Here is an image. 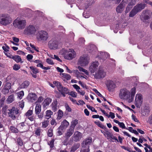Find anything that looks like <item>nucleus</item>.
<instances>
[{
    "mask_svg": "<svg viewBox=\"0 0 152 152\" xmlns=\"http://www.w3.org/2000/svg\"><path fill=\"white\" fill-rule=\"evenodd\" d=\"M136 92L135 87L132 88L130 91L125 88H122L120 90L119 96L121 99L126 100L130 103L133 101Z\"/></svg>",
    "mask_w": 152,
    "mask_h": 152,
    "instance_id": "obj_1",
    "label": "nucleus"
},
{
    "mask_svg": "<svg viewBox=\"0 0 152 152\" xmlns=\"http://www.w3.org/2000/svg\"><path fill=\"white\" fill-rule=\"evenodd\" d=\"M59 54L68 60L72 59L76 56L75 52L72 49H63L60 51Z\"/></svg>",
    "mask_w": 152,
    "mask_h": 152,
    "instance_id": "obj_2",
    "label": "nucleus"
},
{
    "mask_svg": "<svg viewBox=\"0 0 152 152\" xmlns=\"http://www.w3.org/2000/svg\"><path fill=\"white\" fill-rule=\"evenodd\" d=\"M26 24V20L21 17L16 18L12 23L13 26L15 28L20 30L24 29Z\"/></svg>",
    "mask_w": 152,
    "mask_h": 152,
    "instance_id": "obj_3",
    "label": "nucleus"
},
{
    "mask_svg": "<svg viewBox=\"0 0 152 152\" xmlns=\"http://www.w3.org/2000/svg\"><path fill=\"white\" fill-rule=\"evenodd\" d=\"M49 85L53 88L56 86L58 91L61 93L64 97H65L66 94H67L68 92V89L65 87H63L60 83L58 81L53 82V84L49 83Z\"/></svg>",
    "mask_w": 152,
    "mask_h": 152,
    "instance_id": "obj_4",
    "label": "nucleus"
},
{
    "mask_svg": "<svg viewBox=\"0 0 152 152\" xmlns=\"http://www.w3.org/2000/svg\"><path fill=\"white\" fill-rule=\"evenodd\" d=\"M12 21V18L7 14H2L0 15V24L2 25L6 26L10 24Z\"/></svg>",
    "mask_w": 152,
    "mask_h": 152,
    "instance_id": "obj_5",
    "label": "nucleus"
},
{
    "mask_svg": "<svg viewBox=\"0 0 152 152\" xmlns=\"http://www.w3.org/2000/svg\"><path fill=\"white\" fill-rule=\"evenodd\" d=\"M48 37V34L45 31H39L37 34V38L39 41L45 42L47 40Z\"/></svg>",
    "mask_w": 152,
    "mask_h": 152,
    "instance_id": "obj_6",
    "label": "nucleus"
},
{
    "mask_svg": "<svg viewBox=\"0 0 152 152\" xmlns=\"http://www.w3.org/2000/svg\"><path fill=\"white\" fill-rule=\"evenodd\" d=\"M93 75L95 78L96 79H102L106 76V72L103 67L99 66L97 71Z\"/></svg>",
    "mask_w": 152,
    "mask_h": 152,
    "instance_id": "obj_7",
    "label": "nucleus"
},
{
    "mask_svg": "<svg viewBox=\"0 0 152 152\" xmlns=\"http://www.w3.org/2000/svg\"><path fill=\"white\" fill-rule=\"evenodd\" d=\"M89 58L87 56L83 55L81 56L78 60V64L82 66H87L89 63Z\"/></svg>",
    "mask_w": 152,
    "mask_h": 152,
    "instance_id": "obj_8",
    "label": "nucleus"
},
{
    "mask_svg": "<svg viewBox=\"0 0 152 152\" xmlns=\"http://www.w3.org/2000/svg\"><path fill=\"white\" fill-rule=\"evenodd\" d=\"M143 101V98L142 94H136L134 104L137 108L140 107Z\"/></svg>",
    "mask_w": 152,
    "mask_h": 152,
    "instance_id": "obj_9",
    "label": "nucleus"
},
{
    "mask_svg": "<svg viewBox=\"0 0 152 152\" xmlns=\"http://www.w3.org/2000/svg\"><path fill=\"white\" fill-rule=\"evenodd\" d=\"M128 3V0H122L121 2L116 7V10L118 13H122L125 7Z\"/></svg>",
    "mask_w": 152,
    "mask_h": 152,
    "instance_id": "obj_10",
    "label": "nucleus"
},
{
    "mask_svg": "<svg viewBox=\"0 0 152 152\" xmlns=\"http://www.w3.org/2000/svg\"><path fill=\"white\" fill-rule=\"evenodd\" d=\"M36 31L34 26L32 25H29L25 28L24 33L27 34L33 35L35 34Z\"/></svg>",
    "mask_w": 152,
    "mask_h": 152,
    "instance_id": "obj_11",
    "label": "nucleus"
},
{
    "mask_svg": "<svg viewBox=\"0 0 152 152\" xmlns=\"http://www.w3.org/2000/svg\"><path fill=\"white\" fill-rule=\"evenodd\" d=\"M9 112L8 113L9 116L13 119L16 118V116L19 113V110L16 107H12L11 109H8Z\"/></svg>",
    "mask_w": 152,
    "mask_h": 152,
    "instance_id": "obj_12",
    "label": "nucleus"
},
{
    "mask_svg": "<svg viewBox=\"0 0 152 152\" xmlns=\"http://www.w3.org/2000/svg\"><path fill=\"white\" fill-rule=\"evenodd\" d=\"M99 63L98 61H94L91 63L89 68V70L92 74L96 72Z\"/></svg>",
    "mask_w": 152,
    "mask_h": 152,
    "instance_id": "obj_13",
    "label": "nucleus"
},
{
    "mask_svg": "<svg viewBox=\"0 0 152 152\" xmlns=\"http://www.w3.org/2000/svg\"><path fill=\"white\" fill-rule=\"evenodd\" d=\"M48 46L51 49H57L58 48V42L56 40H51L49 42Z\"/></svg>",
    "mask_w": 152,
    "mask_h": 152,
    "instance_id": "obj_14",
    "label": "nucleus"
},
{
    "mask_svg": "<svg viewBox=\"0 0 152 152\" xmlns=\"http://www.w3.org/2000/svg\"><path fill=\"white\" fill-rule=\"evenodd\" d=\"M150 17L151 16L149 13V12L146 10L143 11L140 17L141 20L144 22H145L146 20L149 19Z\"/></svg>",
    "mask_w": 152,
    "mask_h": 152,
    "instance_id": "obj_15",
    "label": "nucleus"
},
{
    "mask_svg": "<svg viewBox=\"0 0 152 152\" xmlns=\"http://www.w3.org/2000/svg\"><path fill=\"white\" fill-rule=\"evenodd\" d=\"M107 86L108 89L110 91H113L114 89L116 88V86L115 83L113 81L110 80L108 81L107 82Z\"/></svg>",
    "mask_w": 152,
    "mask_h": 152,
    "instance_id": "obj_16",
    "label": "nucleus"
},
{
    "mask_svg": "<svg viewBox=\"0 0 152 152\" xmlns=\"http://www.w3.org/2000/svg\"><path fill=\"white\" fill-rule=\"evenodd\" d=\"M29 68L31 70V73L32 76L34 78H36L37 77V74L39 72V69L33 66H30Z\"/></svg>",
    "mask_w": 152,
    "mask_h": 152,
    "instance_id": "obj_17",
    "label": "nucleus"
},
{
    "mask_svg": "<svg viewBox=\"0 0 152 152\" xmlns=\"http://www.w3.org/2000/svg\"><path fill=\"white\" fill-rule=\"evenodd\" d=\"M69 123L66 120H64L61 122L59 129L61 130H65L69 126Z\"/></svg>",
    "mask_w": 152,
    "mask_h": 152,
    "instance_id": "obj_18",
    "label": "nucleus"
},
{
    "mask_svg": "<svg viewBox=\"0 0 152 152\" xmlns=\"http://www.w3.org/2000/svg\"><path fill=\"white\" fill-rule=\"evenodd\" d=\"M11 83H10L7 82L5 85L4 87L2 90V92L4 94H7L9 92V90L11 88Z\"/></svg>",
    "mask_w": 152,
    "mask_h": 152,
    "instance_id": "obj_19",
    "label": "nucleus"
},
{
    "mask_svg": "<svg viewBox=\"0 0 152 152\" xmlns=\"http://www.w3.org/2000/svg\"><path fill=\"white\" fill-rule=\"evenodd\" d=\"M82 137V134L80 132L77 131L74 135V140L76 141L79 140Z\"/></svg>",
    "mask_w": 152,
    "mask_h": 152,
    "instance_id": "obj_20",
    "label": "nucleus"
},
{
    "mask_svg": "<svg viewBox=\"0 0 152 152\" xmlns=\"http://www.w3.org/2000/svg\"><path fill=\"white\" fill-rule=\"evenodd\" d=\"M134 5V4L132 1H131L130 2L128 1V3L126 5L127 6L126 8V10L125 11V14H127L128 13Z\"/></svg>",
    "mask_w": 152,
    "mask_h": 152,
    "instance_id": "obj_21",
    "label": "nucleus"
},
{
    "mask_svg": "<svg viewBox=\"0 0 152 152\" xmlns=\"http://www.w3.org/2000/svg\"><path fill=\"white\" fill-rule=\"evenodd\" d=\"M145 7V6L142 4H139L135 6L133 9L137 13L140 12Z\"/></svg>",
    "mask_w": 152,
    "mask_h": 152,
    "instance_id": "obj_22",
    "label": "nucleus"
},
{
    "mask_svg": "<svg viewBox=\"0 0 152 152\" xmlns=\"http://www.w3.org/2000/svg\"><path fill=\"white\" fill-rule=\"evenodd\" d=\"M28 99L32 102L36 100L37 98L36 95L33 93H29L28 95Z\"/></svg>",
    "mask_w": 152,
    "mask_h": 152,
    "instance_id": "obj_23",
    "label": "nucleus"
},
{
    "mask_svg": "<svg viewBox=\"0 0 152 152\" xmlns=\"http://www.w3.org/2000/svg\"><path fill=\"white\" fill-rule=\"evenodd\" d=\"M98 57L100 58L104 59L109 57V54L107 52H100L99 53Z\"/></svg>",
    "mask_w": 152,
    "mask_h": 152,
    "instance_id": "obj_24",
    "label": "nucleus"
},
{
    "mask_svg": "<svg viewBox=\"0 0 152 152\" xmlns=\"http://www.w3.org/2000/svg\"><path fill=\"white\" fill-rule=\"evenodd\" d=\"M30 83L29 81H26L22 83L18 88L19 89L22 88H26L29 86Z\"/></svg>",
    "mask_w": 152,
    "mask_h": 152,
    "instance_id": "obj_25",
    "label": "nucleus"
},
{
    "mask_svg": "<svg viewBox=\"0 0 152 152\" xmlns=\"http://www.w3.org/2000/svg\"><path fill=\"white\" fill-rule=\"evenodd\" d=\"M92 142V138L89 137L86 139L85 141H84L82 143V145L85 146H89Z\"/></svg>",
    "mask_w": 152,
    "mask_h": 152,
    "instance_id": "obj_26",
    "label": "nucleus"
},
{
    "mask_svg": "<svg viewBox=\"0 0 152 152\" xmlns=\"http://www.w3.org/2000/svg\"><path fill=\"white\" fill-rule=\"evenodd\" d=\"M87 50L89 51L90 52H91V51H93V50L96 51L97 48L94 45L91 44L87 47Z\"/></svg>",
    "mask_w": 152,
    "mask_h": 152,
    "instance_id": "obj_27",
    "label": "nucleus"
},
{
    "mask_svg": "<svg viewBox=\"0 0 152 152\" xmlns=\"http://www.w3.org/2000/svg\"><path fill=\"white\" fill-rule=\"evenodd\" d=\"M41 105L40 104H36L35 108V113L36 114H39L41 111Z\"/></svg>",
    "mask_w": 152,
    "mask_h": 152,
    "instance_id": "obj_28",
    "label": "nucleus"
},
{
    "mask_svg": "<svg viewBox=\"0 0 152 152\" xmlns=\"http://www.w3.org/2000/svg\"><path fill=\"white\" fill-rule=\"evenodd\" d=\"M51 99L50 98H47L45 99L43 102V106L44 107H46L48 106L51 102Z\"/></svg>",
    "mask_w": 152,
    "mask_h": 152,
    "instance_id": "obj_29",
    "label": "nucleus"
},
{
    "mask_svg": "<svg viewBox=\"0 0 152 152\" xmlns=\"http://www.w3.org/2000/svg\"><path fill=\"white\" fill-rule=\"evenodd\" d=\"M64 113L62 110H59L57 113V115L56 119L59 120L62 118L63 115Z\"/></svg>",
    "mask_w": 152,
    "mask_h": 152,
    "instance_id": "obj_30",
    "label": "nucleus"
},
{
    "mask_svg": "<svg viewBox=\"0 0 152 152\" xmlns=\"http://www.w3.org/2000/svg\"><path fill=\"white\" fill-rule=\"evenodd\" d=\"M53 114V112L51 110H47L45 112V116L46 118L48 119L51 117V116Z\"/></svg>",
    "mask_w": 152,
    "mask_h": 152,
    "instance_id": "obj_31",
    "label": "nucleus"
},
{
    "mask_svg": "<svg viewBox=\"0 0 152 152\" xmlns=\"http://www.w3.org/2000/svg\"><path fill=\"white\" fill-rule=\"evenodd\" d=\"M74 128L70 127L69 129L67 130L66 135L67 137H69L72 135L74 132Z\"/></svg>",
    "mask_w": 152,
    "mask_h": 152,
    "instance_id": "obj_32",
    "label": "nucleus"
},
{
    "mask_svg": "<svg viewBox=\"0 0 152 152\" xmlns=\"http://www.w3.org/2000/svg\"><path fill=\"white\" fill-rule=\"evenodd\" d=\"M15 78L13 77L12 76L10 75L8 76L6 79V82H10L12 83L14 82L15 81Z\"/></svg>",
    "mask_w": 152,
    "mask_h": 152,
    "instance_id": "obj_33",
    "label": "nucleus"
},
{
    "mask_svg": "<svg viewBox=\"0 0 152 152\" xmlns=\"http://www.w3.org/2000/svg\"><path fill=\"white\" fill-rule=\"evenodd\" d=\"M89 146L82 145L80 152H89L90 151Z\"/></svg>",
    "mask_w": 152,
    "mask_h": 152,
    "instance_id": "obj_34",
    "label": "nucleus"
},
{
    "mask_svg": "<svg viewBox=\"0 0 152 152\" xmlns=\"http://www.w3.org/2000/svg\"><path fill=\"white\" fill-rule=\"evenodd\" d=\"M14 100V96L13 94L9 96L7 99V102L8 103H10L13 102Z\"/></svg>",
    "mask_w": 152,
    "mask_h": 152,
    "instance_id": "obj_35",
    "label": "nucleus"
},
{
    "mask_svg": "<svg viewBox=\"0 0 152 152\" xmlns=\"http://www.w3.org/2000/svg\"><path fill=\"white\" fill-rule=\"evenodd\" d=\"M12 59H13L17 63L19 62L21 60L20 57L18 55L13 56Z\"/></svg>",
    "mask_w": 152,
    "mask_h": 152,
    "instance_id": "obj_36",
    "label": "nucleus"
},
{
    "mask_svg": "<svg viewBox=\"0 0 152 152\" xmlns=\"http://www.w3.org/2000/svg\"><path fill=\"white\" fill-rule=\"evenodd\" d=\"M65 66L67 72L69 73H71L72 72H74V73H75V74H77L79 73V71L77 70H74L73 71H72L70 70L69 69L68 67L66 66L65 65Z\"/></svg>",
    "mask_w": 152,
    "mask_h": 152,
    "instance_id": "obj_37",
    "label": "nucleus"
},
{
    "mask_svg": "<svg viewBox=\"0 0 152 152\" xmlns=\"http://www.w3.org/2000/svg\"><path fill=\"white\" fill-rule=\"evenodd\" d=\"M42 129L40 127H38L35 129V134L37 136H40L42 132Z\"/></svg>",
    "mask_w": 152,
    "mask_h": 152,
    "instance_id": "obj_38",
    "label": "nucleus"
},
{
    "mask_svg": "<svg viewBox=\"0 0 152 152\" xmlns=\"http://www.w3.org/2000/svg\"><path fill=\"white\" fill-rule=\"evenodd\" d=\"M77 68L80 72H84L86 75H88L89 73L87 70L83 68L80 66H78Z\"/></svg>",
    "mask_w": 152,
    "mask_h": 152,
    "instance_id": "obj_39",
    "label": "nucleus"
},
{
    "mask_svg": "<svg viewBox=\"0 0 152 152\" xmlns=\"http://www.w3.org/2000/svg\"><path fill=\"white\" fill-rule=\"evenodd\" d=\"M49 56L52 58L56 59L60 62H62V61L60 59L58 56L57 55H53L50 54L49 55Z\"/></svg>",
    "mask_w": 152,
    "mask_h": 152,
    "instance_id": "obj_40",
    "label": "nucleus"
},
{
    "mask_svg": "<svg viewBox=\"0 0 152 152\" xmlns=\"http://www.w3.org/2000/svg\"><path fill=\"white\" fill-rule=\"evenodd\" d=\"M49 121L48 120H45L42 123V127L43 128H46L49 124Z\"/></svg>",
    "mask_w": 152,
    "mask_h": 152,
    "instance_id": "obj_41",
    "label": "nucleus"
},
{
    "mask_svg": "<svg viewBox=\"0 0 152 152\" xmlns=\"http://www.w3.org/2000/svg\"><path fill=\"white\" fill-rule=\"evenodd\" d=\"M112 134L111 133L108 131L104 132V135L107 138V139L109 140L110 139Z\"/></svg>",
    "mask_w": 152,
    "mask_h": 152,
    "instance_id": "obj_42",
    "label": "nucleus"
},
{
    "mask_svg": "<svg viewBox=\"0 0 152 152\" xmlns=\"http://www.w3.org/2000/svg\"><path fill=\"white\" fill-rule=\"evenodd\" d=\"M137 13V12L133 8L130 12L129 16L130 17H132L135 15Z\"/></svg>",
    "mask_w": 152,
    "mask_h": 152,
    "instance_id": "obj_43",
    "label": "nucleus"
},
{
    "mask_svg": "<svg viewBox=\"0 0 152 152\" xmlns=\"http://www.w3.org/2000/svg\"><path fill=\"white\" fill-rule=\"evenodd\" d=\"M78 120L75 119L73 120L71 122V125L70 127L74 129L76 125L78 124Z\"/></svg>",
    "mask_w": 152,
    "mask_h": 152,
    "instance_id": "obj_44",
    "label": "nucleus"
},
{
    "mask_svg": "<svg viewBox=\"0 0 152 152\" xmlns=\"http://www.w3.org/2000/svg\"><path fill=\"white\" fill-rule=\"evenodd\" d=\"M2 48L4 50V53L8 52L9 51L10 48L6 44H4L2 47Z\"/></svg>",
    "mask_w": 152,
    "mask_h": 152,
    "instance_id": "obj_45",
    "label": "nucleus"
},
{
    "mask_svg": "<svg viewBox=\"0 0 152 152\" xmlns=\"http://www.w3.org/2000/svg\"><path fill=\"white\" fill-rule=\"evenodd\" d=\"M62 75L63 77L68 80L70 79L71 76L69 74L65 73H63L62 74Z\"/></svg>",
    "mask_w": 152,
    "mask_h": 152,
    "instance_id": "obj_46",
    "label": "nucleus"
},
{
    "mask_svg": "<svg viewBox=\"0 0 152 152\" xmlns=\"http://www.w3.org/2000/svg\"><path fill=\"white\" fill-rule=\"evenodd\" d=\"M18 97L20 99H21L24 95V92L21 91L19 92L18 93Z\"/></svg>",
    "mask_w": 152,
    "mask_h": 152,
    "instance_id": "obj_47",
    "label": "nucleus"
},
{
    "mask_svg": "<svg viewBox=\"0 0 152 152\" xmlns=\"http://www.w3.org/2000/svg\"><path fill=\"white\" fill-rule=\"evenodd\" d=\"M79 144H76L74 145V146L71 148V152H73L77 150L79 147Z\"/></svg>",
    "mask_w": 152,
    "mask_h": 152,
    "instance_id": "obj_48",
    "label": "nucleus"
},
{
    "mask_svg": "<svg viewBox=\"0 0 152 152\" xmlns=\"http://www.w3.org/2000/svg\"><path fill=\"white\" fill-rule=\"evenodd\" d=\"M94 123L96 125H97L99 127L102 129L104 128V125L102 124L99 121H95Z\"/></svg>",
    "mask_w": 152,
    "mask_h": 152,
    "instance_id": "obj_49",
    "label": "nucleus"
},
{
    "mask_svg": "<svg viewBox=\"0 0 152 152\" xmlns=\"http://www.w3.org/2000/svg\"><path fill=\"white\" fill-rule=\"evenodd\" d=\"M20 68V65L15 64L13 66V70L15 71H17L19 70Z\"/></svg>",
    "mask_w": 152,
    "mask_h": 152,
    "instance_id": "obj_50",
    "label": "nucleus"
},
{
    "mask_svg": "<svg viewBox=\"0 0 152 152\" xmlns=\"http://www.w3.org/2000/svg\"><path fill=\"white\" fill-rule=\"evenodd\" d=\"M17 142L18 144L20 146H22L23 145V140L20 138H18L17 139Z\"/></svg>",
    "mask_w": 152,
    "mask_h": 152,
    "instance_id": "obj_51",
    "label": "nucleus"
},
{
    "mask_svg": "<svg viewBox=\"0 0 152 152\" xmlns=\"http://www.w3.org/2000/svg\"><path fill=\"white\" fill-rule=\"evenodd\" d=\"M53 130L52 128H50L48 131V135L49 137H52L53 135Z\"/></svg>",
    "mask_w": 152,
    "mask_h": 152,
    "instance_id": "obj_52",
    "label": "nucleus"
},
{
    "mask_svg": "<svg viewBox=\"0 0 152 152\" xmlns=\"http://www.w3.org/2000/svg\"><path fill=\"white\" fill-rule=\"evenodd\" d=\"M10 129L11 132H13L17 133L18 132V129L14 126H11Z\"/></svg>",
    "mask_w": 152,
    "mask_h": 152,
    "instance_id": "obj_53",
    "label": "nucleus"
},
{
    "mask_svg": "<svg viewBox=\"0 0 152 152\" xmlns=\"http://www.w3.org/2000/svg\"><path fill=\"white\" fill-rule=\"evenodd\" d=\"M33 58V56L31 54H28L26 56V58L27 60L30 62L31 61V60Z\"/></svg>",
    "mask_w": 152,
    "mask_h": 152,
    "instance_id": "obj_54",
    "label": "nucleus"
},
{
    "mask_svg": "<svg viewBox=\"0 0 152 152\" xmlns=\"http://www.w3.org/2000/svg\"><path fill=\"white\" fill-rule=\"evenodd\" d=\"M33 113V111L32 110H28L26 114V116L29 117Z\"/></svg>",
    "mask_w": 152,
    "mask_h": 152,
    "instance_id": "obj_55",
    "label": "nucleus"
},
{
    "mask_svg": "<svg viewBox=\"0 0 152 152\" xmlns=\"http://www.w3.org/2000/svg\"><path fill=\"white\" fill-rule=\"evenodd\" d=\"M87 107L88 108L90 109L92 112H97V111L93 107L90 106L89 105H87Z\"/></svg>",
    "mask_w": 152,
    "mask_h": 152,
    "instance_id": "obj_56",
    "label": "nucleus"
},
{
    "mask_svg": "<svg viewBox=\"0 0 152 152\" xmlns=\"http://www.w3.org/2000/svg\"><path fill=\"white\" fill-rule=\"evenodd\" d=\"M26 126L24 122H22L18 125V127L20 129H23V127Z\"/></svg>",
    "mask_w": 152,
    "mask_h": 152,
    "instance_id": "obj_57",
    "label": "nucleus"
},
{
    "mask_svg": "<svg viewBox=\"0 0 152 152\" xmlns=\"http://www.w3.org/2000/svg\"><path fill=\"white\" fill-rule=\"evenodd\" d=\"M69 95L74 97H76L77 96V93L74 91L71 92L69 94Z\"/></svg>",
    "mask_w": 152,
    "mask_h": 152,
    "instance_id": "obj_58",
    "label": "nucleus"
},
{
    "mask_svg": "<svg viewBox=\"0 0 152 152\" xmlns=\"http://www.w3.org/2000/svg\"><path fill=\"white\" fill-rule=\"evenodd\" d=\"M65 106L66 110L69 112L71 111V109L70 108V107L69 106V105L67 104H65Z\"/></svg>",
    "mask_w": 152,
    "mask_h": 152,
    "instance_id": "obj_59",
    "label": "nucleus"
},
{
    "mask_svg": "<svg viewBox=\"0 0 152 152\" xmlns=\"http://www.w3.org/2000/svg\"><path fill=\"white\" fill-rule=\"evenodd\" d=\"M120 127L122 129H127L126 128L123 122H120L118 124Z\"/></svg>",
    "mask_w": 152,
    "mask_h": 152,
    "instance_id": "obj_60",
    "label": "nucleus"
},
{
    "mask_svg": "<svg viewBox=\"0 0 152 152\" xmlns=\"http://www.w3.org/2000/svg\"><path fill=\"white\" fill-rule=\"evenodd\" d=\"M46 61L49 64L53 65L54 64L53 61L51 59L49 58H47L46 59Z\"/></svg>",
    "mask_w": 152,
    "mask_h": 152,
    "instance_id": "obj_61",
    "label": "nucleus"
},
{
    "mask_svg": "<svg viewBox=\"0 0 152 152\" xmlns=\"http://www.w3.org/2000/svg\"><path fill=\"white\" fill-rule=\"evenodd\" d=\"M50 124L51 125L55 126L57 125V123L54 119H52L50 121Z\"/></svg>",
    "mask_w": 152,
    "mask_h": 152,
    "instance_id": "obj_62",
    "label": "nucleus"
},
{
    "mask_svg": "<svg viewBox=\"0 0 152 152\" xmlns=\"http://www.w3.org/2000/svg\"><path fill=\"white\" fill-rule=\"evenodd\" d=\"M5 54L8 58H12L13 57V56L8 52L4 53Z\"/></svg>",
    "mask_w": 152,
    "mask_h": 152,
    "instance_id": "obj_63",
    "label": "nucleus"
},
{
    "mask_svg": "<svg viewBox=\"0 0 152 152\" xmlns=\"http://www.w3.org/2000/svg\"><path fill=\"white\" fill-rule=\"evenodd\" d=\"M147 122L150 124H152V114L149 117Z\"/></svg>",
    "mask_w": 152,
    "mask_h": 152,
    "instance_id": "obj_64",
    "label": "nucleus"
}]
</instances>
